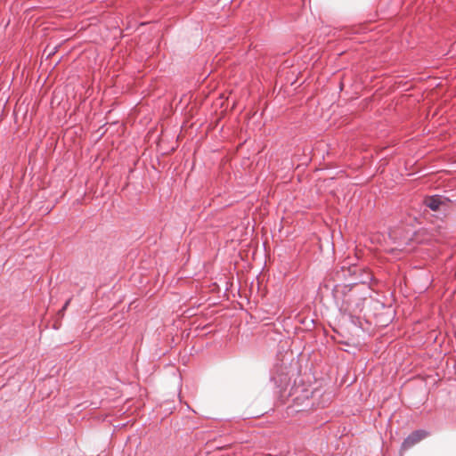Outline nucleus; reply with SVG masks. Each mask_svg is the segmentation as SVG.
<instances>
[{
    "label": "nucleus",
    "mask_w": 456,
    "mask_h": 456,
    "mask_svg": "<svg viewBox=\"0 0 456 456\" xmlns=\"http://www.w3.org/2000/svg\"><path fill=\"white\" fill-rule=\"evenodd\" d=\"M359 287L366 289L364 284L345 285L343 287L344 299L342 307L350 314H356L362 309L365 297L360 296Z\"/></svg>",
    "instance_id": "f257e3e1"
},
{
    "label": "nucleus",
    "mask_w": 456,
    "mask_h": 456,
    "mask_svg": "<svg viewBox=\"0 0 456 456\" xmlns=\"http://www.w3.org/2000/svg\"><path fill=\"white\" fill-rule=\"evenodd\" d=\"M428 433L423 429L415 430L411 433L403 442L401 451L404 452L423 440L428 436Z\"/></svg>",
    "instance_id": "f03ea898"
},
{
    "label": "nucleus",
    "mask_w": 456,
    "mask_h": 456,
    "mask_svg": "<svg viewBox=\"0 0 456 456\" xmlns=\"http://www.w3.org/2000/svg\"><path fill=\"white\" fill-rule=\"evenodd\" d=\"M425 203L431 210L436 211L439 209L442 200L439 196H432L428 198Z\"/></svg>",
    "instance_id": "7ed1b4c3"
},
{
    "label": "nucleus",
    "mask_w": 456,
    "mask_h": 456,
    "mask_svg": "<svg viewBox=\"0 0 456 456\" xmlns=\"http://www.w3.org/2000/svg\"><path fill=\"white\" fill-rule=\"evenodd\" d=\"M70 301H71V298H69V299L65 302V304H64V305L62 306V308H61V312H64V311L68 308V306H69V305Z\"/></svg>",
    "instance_id": "20e7f679"
}]
</instances>
